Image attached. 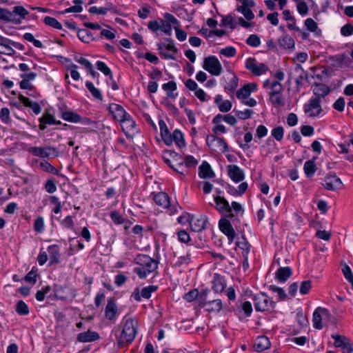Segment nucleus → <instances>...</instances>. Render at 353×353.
Instances as JSON below:
<instances>
[{"label": "nucleus", "mask_w": 353, "mask_h": 353, "mask_svg": "<svg viewBox=\"0 0 353 353\" xmlns=\"http://www.w3.org/2000/svg\"><path fill=\"white\" fill-rule=\"evenodd\" d=\"M312 91L316 96L314 98L321 99V97H325L329 93L330 90L325 84L317 83L313 85Z\"/></svg>", "instance_id": "obj_33"}, {"label": "nucleus", "mask_w": 353, "mask_h": 353, "mask_svg": "<svg viewBox=\"0 0 353 353\" xmlns=\"http://www.w3.org/2000/svg\"><path fill=\"white\" fill-rule=\"evenodd\" d=\"M235 115L240 119H247L252 115L254 113L253 110L250 109H245V110H235Z\"/></svg>", "instance_id": "obj_55"}, {"label": "nucleus", "mask_w": 353, "mask_h": 353, "mask_svg": "<svg viewBox=\"0 0 353 353\" xmlns=\"http://www.w3.org/2000/svg\"><path fill=\"white\" fill-rule=\"evenodd\" d=\"M303 111L309 118L321 117L325 114L321 107V101L319 98H311L304 104Z\"/></svg>", "instance_id": "obj_3"}, {"label": "nucleus", "mask_w": 353, "mask_h": 353, "mask_svg": "<svg viewBox=\"0 0 353 353\" xmlns=\"http://www.w3.org/2000/svg\"><path fill=\"white\" fill-rule=\"evenodd\" d=\"M19 99L21 103H23V105L26 107H29L32 109V110L36 114H39L41 111V108L39 104L37 102L32 103L28 98L26 97H24L22 94H19Z\"/></svg>", "instance_id": "obj_32"}, {"label": "nucleus", "mask_w": 353, "mask_h": 353, "mask_svg": "<svg viewBox=\"0 0 353 353\" xmlns=\"http://www.w3.org/2000/svg\"><path fill=\"white\" fill-rule=\"evenodd\" d=\"M148 28L152 32H157L161 30L165 34L171 36L172 34V29L170 24L166 23L163 19L158 18L154 20H151L148 23Z\"/></svg>", "instance_id": "obj_5"}, {"label": "nucleus", "mask_w": 353, "mask_h": 353, "mask_svg": "<svg viewBox=\"0 0 353 353\" xmlns=\"http://www.w3.org/2000/svg\"><path fill=\"white\" fill-rule=\"evenodd\" d=\"M85 86L94 98L101 101L103 99L101 91L98 88H95L92 82L87 81L85 83Z\"/></svg>", "instance_id": "obj_44"}, {"label": "nucleus", "mask_w": 353, "mask_h": 353, "mask_svg": "<svg viewBox=\"0 0 353 353\" xmlns=\"http://www.w3.org/2000/svg\"><path fill=\"white\" fill-rule=\"evenodd\" d=\"M214 103L221 112H228L232 109V103L229 100H223L221 95H216L214 98Z\"/></svg>", "instance_id": "obj_26"}, {"label": "nucleus", "mask_w": 353, "mask_h": 353, "mask_svg": "<svg viewBox=\"0 0 353 353\" xmlns=\"http://www.w3.org/2000/svg\"><path fill=\"white\" fill-rule=\"evenodd\" d=\"M137 322L135 319L125 316L123 320V329L119 334H116L118 346L123 345L132 342L137 335Z\"/></svg>", "instance_id": "obj_1"}, {"label": "nucleus", "mask_w": 353, "mask_h": 353, "mask_svg": "<svg viewBox=\"0 0 353 353\" xmlns=\"http://www.w3.org/2000/svg\"><path fill=\"white\" fill-rule=\"evenodd\" d=\"M49 201L54 207L52 209V211L55 214H59L61 212L62 205L59 198L56 196H51L49 197Z\"/></svg>", "instance_id": "obj_46"}, {"label": "nucleus", "mask_w": 353, "mask_h": 353, "mask_svg": "<svg viewBox=\"0 0 353 353\" xmlns=\"http://www.w3.org/2000/svg\"><path fill=\"white\" fill-rule=\"evenodd\" d=\"M188 221L191 230L194 232H200L205 228L207 223V218L203 215H188Z\"/></svg>", "instance_id": "obj_14"}, {"label": "nucleus", "mask_w": 353, "mask_h": 353, "mask_svg": "<svg viewBox=\"0 0 353 353\" xmlns=\"http://www.w3.org/2000/svg\"><path fill=\"white\" fill-rule=\"evenodd\" d=\"M170 166L176 172L183 176L188 173V170L183 161L179 162L176 165H170Z\"/></svg>", "instance_id": "obj_52"}, {"label": "nucleus", "mask_w": 353, "mask_h": 353, "mask_svg": "<svg viewBox=\"0 0 353 353\" xmlns=\"http://www.w3.org/2000/svg\"><path fill=\"white\" fill-rule=\"evenodd\" d=\"M270 101L272 104L278 108L283 107L285 105V98L282 94H270Z\"/></svg>", "instance_id": "obj_41"}, {"label": "nucleus", "mask_w": 353, "mask_h": 353, "mask_svg": "<svg viewBox=\"0 0 353 353\" xmlns=\"http://www.w3.org/2000/svg\"><path fill=\"white\" fill-rule=\"evenodd\" d=\"M159 125L160 128L161 136L162 137L163 142L167 145H170L173 143H174V137H172V133L171 134L169 132L165 123L163 121L161 120L159 122Z\"/></svg>", "instance_id": "obj_22"}, {"label": "nucleus", "mask_w": 353, "mask_h": 353, "mask_svg": "<svg viewBox=\"0 0 353 353\" xmlns=\"http://www.w3.org/2000/svg\"><path fill=\"white\" fill-rule=\"evenodd\" d=\"M43 22L54 28L61 30L62 28L61 24L54 18L51 17H46L43 19Z\"/></svg>", "instance_id": "obj_47"}, {"label": "nucleus", "mask_w": 353, "mask_h": 353, "mask_svg": "<svg viewBox=\"0 0 353 353\" xmlns=\"http://www.w3.org/2000/svg\"><path fill=\"white\" fill-rule=\"evenodd\" d=\"M135 263L137 267L134 268V272L140 279H145L158 267V262L146 254H139L135 259Z\"/></svg>", "instance_id": "obj_2"}, {"label": "nucleus", "mask_w": 353, "mask_h": 353, "mask_svg": "<svg viewBox=\"0 0 353 353\" xmlns=\"http://www.w3.org/2000/svg\"><path fill=\"white\" fill-rule=\"evenodd\" d=\"M109 111L113 118L119 121L125 118V117L128 114L121 105L117 103L110 104L109 106Z\"/></svg>", "instance_id": "obj_19"}, {"label": "nucleus", "mask_w": 353, "mask_h": 353, "mask_svg": "<svg viewBox=\"0 0 353 353\" xmlns=\"http://www.w3.org/2000/svg\"><path fill=\"white\" fill-rule=\"evenodd\" d=\"M330 316L327 309L321 307H317L313 313V325L316 329L321 330L323 325V321L326 320Z\"/></svg>", "instance_id": "obj_13"}, {"label": "nucleus", "mask_w": 353, "mask_h": 353, "mask_svg": "<svg viewBox=\"0 0 353 353\" xmlns=\"http://www.w3.org/2000/svg\"><path fill=\"white\" fill-rule=\"evenodd\" d=\"M226 287L224 279L219 276L215 275L212 281V289L216 293H221Z\"/></svg>", "instance_id": "obj_34"}, {"label": "nucleus", "mask_w": 353, "mask_h": 353, "mask_svg": "<svg viewBox=\"0 0 353 353\" xmlns=\"http://www.w3.org/2000/svg\"><path fill=\"white\" fill-rule=\"evenodd\" d=\"M183 162L188 169L191 167H195L198 163V161L190 155L185 157Z\"/></svg>", "instance_id": "obj_62"}, {"label": "nucleus", "mask_w": 353, "mask_h": 353, "mask_svg": "<svg viewBox=\"0 0 353 353\" xmlns=\"http://www.w3.org/2000/svg\"><path fill=\"white\" fill-rule=\"evenodd\" d=\"M194 95L201 101H208L210 97L201 88H198L194 92Z\"/></svg>", "instance_id": "obj_63"}, {"label": "nucleus", "mask_w": 353, "mask_h": 353, "mask_svg": "<svg viewBox=\"0 0 353 353\" xmlns=\"http://www.w3.org/2000/svg\"><path fill=\"white\" fill-rule=\"evenodd\" d=\"M245 68L251 71L253 74L260 76L268 71V67L263 63H259L254 58H249L246 60Z\"/></svg>", "instance_id": "obj_11"}, {"label": "nucleus", "mask_w": 353, "mask_h": 353, "mask_svg": "<svg viewBox=\"0 0 353 353\" xmlns=\"http://www.w3.org/2000/svg\"><path fill=\"white\" fill-rule=\"evenodd\" d=\"M96 65L99 70L102 72L105 75L110 76V79H112V72L104 62L98 61L96 63Z\"/></svg>", "instance_id": "obj_48"}, {"label": "nucleus", "mask_w": 353, "mask_h": 353, "mask_svg": "<svg viewBox=\"0 0 353 353\" xmlns=\"http://www.w3.org/2000/svg\"><path fill=\"white\" fill-rule=\"evenodd\" d=\"M73 3H75V6H71L68 8H66L63 11L61 12V14H66L70 12H81L83 10V1L82 0H73Z\"/></svg>", "instance_id": "obj_42"}, {"label": "nucleus", "mask_w": 353, "mask_h": 353, "mask_svg": "<svg viewBox=\"0 0 353 353\" xmlns=\"http://www.w3.org/2000/svg\"><path fill=\"white\" fill-rule=\"evenodd\" d=\"M323 185L327 190H335L342 187V182L338 176L330 175L325 178Z\"/></svg>", "instance_id": "obj_20"}, {"label": "nucleus", "mask_w": 353, "mask_h": 353, "mask_svg": "<svg viewBox=\"0 0 353 353\" xmlns=\"http://www.w3.org/2000/svg\"><path fill=\"white\" fill-rule=\"evenodd\" d=\"M28 152L32 155L41 158L56 157L59 156L58 150L53 147H31Z\"/></svg>", "instance_id": "obj_10"}, {"label": "nucleus", "mask_w": 353, "mask_h": 353, "mask_svg": "<svg viewBox=\"0 0 353 353\" xmlns=\"http://www.w3.org/2000/svg\"><path fill=\"white\" fill-rule=\"evenodd\" d=\"M231 213H232V217L239 216L243 214L244 210L242 205L238 202L233 201L230 205Z\"/></svg>", "instance_id": "obj_45"}, {"label": "nucleus", "mask_w": 353, "mask_h": 353, "mask_svg": "<svg viewBox=\"0 0 353 353\" xmlns=\"http://www.w3.org/2000/svg\"><path fill=\"white\" fill-rule=\"evenodd\" d=\"M253 301L255 309L258 312H269L274 307V303L264 293L255 295Z\"/></svg>", "instance_id": "obj_4"}, {"label": "nucleus", "mask_w": 353, "mask_h": 353, "mask_svg": "<svg viewBox=\"0 0 353 353\" xmlns=\"http://www.w3.org/2000/svg\"><path fill=\"white\" fill-rule=\"evenodd\" d=\"M199 176L201 179H212L214 176L210 165L203 161L199 168Z\"/></svg>", "instance_id": "obj_24"}, {"label": "nucleus", "mask_w": 353, "mask_h": 353, "mask_svg": "<svg viewBox=\"0 0 353 353\" xmlns=\"http://www.w3.org/2000/svg\"><path fill=\"white\" fill-rule=\"evenodd\" d=\"M61 118L68 122L79 123L81 122V117L77 113L71 111H65L61 114Z\"/></svg>", "instance_id": "obj_38"}, {"label": "nucleus", "mask_w": 353, "mask_h": 353, "mask_svg": "<svg viewBox=\"0 0 353 353\" xmlns=\"http://www.w3.org/2000/svg\"><path fill=\"white\" fill-rule=\"evenodd\" d=\"M206 143L212 150L216 152L225 153L228 150V145L225 141L214 134L208 135Z\"/></svg>", "instance_id": "obj_6"}, {"label": "nucleus", "mask_w": 353, "mask_h": 353, "mask_svg": "<svg viewBox=\"0 0 353 353\" xmlns=\"http://www.w3.org/2000/svg\"><path fill=\"white\" fill-rule=\"evenodd\" d=\"M162 89L166 92V96L169 99H175L177 97V93L175 91L177 89L176 83L175 81H170L162 85Z\"/></svg>", "instance_id": "obj_27"}, {"label": "nucleus", "mask_w": 353, "mask_h": 353, "mask_svg": "<svg viewBox=\"0 0 353 353\" xmlns=\"http://www.w3.org/2000/svg\"><path fill=\"white\" fill-rule=\"evenodd\" d=\"M281 47L284 49H292L294 48L295 42L294 39L289 35H283L278 39Z\"/></svg>", "instance_id": "obj_37"}, {"label": "nucleus", "mask_w": 353, "mask_h": 353, "mask_svg": "<svg viewBox=\"0 0 353 353\" xmlns=\"http://www.w3.org/2000/svg\"><path fill=\"white\" fill-rule=\"evenodd\" d=\"M253 6H247L243 3L241 6H239L236 8V10L241 13L248 21H250L254 18V14L251 10V8Z\"/></svg>", "instance_id": "obj_36"}, {"label": "nucleus", "mask_w": 353, "mask_h": 353, "mask_svg": "<svg viewBox=\"0 0 353 353\" xmlns=\"http://www.w3.org/2000/svg\"><path fill=\"white\" fill-rule=\"evenodd\" d=\"M0 20L8 23H21V19H17L10 10L3 8H0Z\"/></svg>", "instance_id": "obj_29"}, {"label": "nucleus", "mask_w": 353, "mask_h": 353, "mask_svg": "<svg viewBox=\"0 0 353 353\" xmlns=\"http://www.w3.org/2000/svg\"><path fill=\"white\" fill-rule=\"evenodd\" d=\"M110 218L115 224H122L124 222V219L117 211H112L110 213Z\"/></svg>", "instance_id": "obj_64"}, {"label": "nucleus", "mask_w": 353, "mask_h": 353, "mask_svg": "<svg viewBox=\"0 0 353 353\" xmlns=\"http://www.w3.org/2000/svg\"><path fill=\"white\" fill-rule=\"evenodd\" d=\"M342 272L345 279L351 284L353 289V273L350 268L348 265H345L342 268Z\"/></svg>", "instance_id": "obj_51"}, {"label": "nucleus", "mask_w": 353, "mask_h": 353, "mask_svg": "<svg viewBox=\"0 0 353 353\" xmlns=\"http://www.w3.org/2000/svg\"><path fill=\"white\" fill-rule=\"evenodd\" d=\"M157 290V287L155 285H149L143 288L141 291L138 289L132 294V297L137 301H140L141 298L149 299L151 296V294Z\"/></svg>", "instance_id": "obj_18"}, {"label": "nucleus", "mask_w": 353, "mask_h": 353, "mask_svg": "<svg viewBox=\"0 0 353 353\" xmlns=\"http://www.w3.org/2000/svg\"><path fill=\"white\" fill-rule=\"evenodd\" d=\"M0 119L4 123H8L10 121V110L7 108H3L0 110Z\"/></svg>", "instance_id": "obj_60"}, {"label": "nucleus", "mask_w": 353, "mask_h": 353, "mask_svg": "<svg viewBox=\"0 0 353 353\" xmlns=\"http://www.w3.org/2000/svg\"><path fill=\"white\" fill-rule=\"evenodd\" d=\"M3 42H0V54L12 55L15 52L14 50L8 44Z\"/></svg>", "instance_id": "obj_56"}, {"label": "nucleus", "mask_w": 353, "mask_h": 353, "mask_svg": "<svg viewBox=\"0 0 353 353\" xmlns=\"http://www.w3.org/2000/svg\"><path fill=\"white\" fill-rule=\"evenodd\" d=\"M119 313L120 312L116 302L112 299H108L105 309V318L114 323L119 316Z\"/></svg>", "instance_id": "obj_16"}, {"label": "nucleus", "mask_w": 353, "mask_h": 353, "mask_svg": "<svg viewBox=\"0 0 353 353\" xmlns=\"http://www.w3.org/2000/svg\"><path fill=\"white\" fill-rule=\"evenodd\" d=\"M203 306L207 307L209 312H218L222 309L223 304L221 300L216 299L205 303Z\"/></svg>", "instance_id": "obj_39"}, {"label": "nucleus", "mask_w": 353, "mask_h": 353, "mask_svg": "<svg viewBox=\"0 0 353 353\" xmlns=\"http://www.w3.org/2000/svg\"><path fill=\"white\" fill-rule=\"evenodd\" d=\"M228 173L230 178L235 183H239L244 179L243 170L236 165H229Z\"/></svg>", "instance_id": "obj_17"}, {"label": "nucleus", "mask_w": 353, "mask_h": 353, "mask_svg": "<svg viewBox=\"0 0 353 353\" xmlns=\"http://www.w3.org/2000/svg\"><path fill=\"white\" fill-rule=\"evenodd\" d=\"M45 228L44 220L43 217H38L34 223V229L37 232L41 233Z\"/></svg>", "instance_id": "obj_59"}, {"label": "nucleus", "mask_w": 353, "mask_h": 353, "mask_svg": "<svg viewBox=\"0 0 353 353\" xmlns=\"http://www.w3.org/2000/svg\"><path fill=\"white\" fill-rule=\"evenodd\" d=\"M271 134L276 140L281 141L283 138V128L281 126L276 127L272 130Z\"/></svg>", "instance_id": "obj_58"}, {"label": "nucleus", "mask_w": 353, "mask_h": 353, "mask_svg": "<svg viewBox=\"0 0 353 353\" xmlns=\"http://www.w3.org/2000/svg\"><path fill=\"white\" fill-rule=\"evenodd\" d=\"M246 43L251 47L256 48L261 45V40L258 35L253 34L248 37Z\"/></svg>", "instance_id": "obj_50"}, {"label": "nucleus", "mask_w": 353, "mask_h": 353, "mask_svg": "<svg viewBox=\"0 0 353 353\" xmlns=\"http://www.w3.org/2000/svg\"><path fill=\"white\" fill-rule=\"evenodd\" d=\"M16 311L20 315H26L29 313L28 307L23 301H20L17 303Z\"/></svg>", "instance_id": "obj_53"}, {"label": "nucleus", "mask_w": 353, "mask_h": 353, "mask_svg": "<svg viewBox=\"0 0 353 353\" xmlns=\"http://www.w3.org/2000/svg\"><path fill=\"white\" fill-rule=\"evenodd\" d=\"M270 346L269 339L265 336H261L256 339L254 348L257 352H263Z\"/></svg>", "instance_id": "obj_30"}, {"label": "nucleus", "mask_w": 353, "mask_h": 353, "mask_svg": "<svg viewBox=\"0 0 353 353\" xmlns=\"http://www.w3.org/2000/svg\"><path fill=\"white\" fill-rule=\"evenodd\" d=\"M154 202L163 208L168 209L170 214L176 212V207H170V201L169 196L165 192H159L154 196Z\"/></svg>", "instance_id": "obj_12"}, {"label": "nucleus", "mask_w": 353, "mask_h": 353, "mask_svg": "<svg viewBox=\"0 0 353 353\" xmlns=\"http://www.w3.org/2000/svg\"><path fill=\"white\" fill-rule=\"evenodd\" d=\"M99 339L97 332L88 330L87 332L79 333L77 335V341L81 343H90L95 341Z\"/></svg>", "instance_id": "obj_23"}, {"label": "nucleus", "mask_w": 353, "mask_h": 353, "mask_svg": "<svg viewBox=\"0 0 353 353\" xmlns=\"http://www.w3.org/2000/svg\"><path fill=\"white\" fill-rule=\"evenodd\" d=\"M263 87L271 90L270 94H282L283 91V85L277 81H271L267 79L263 82Z\"/></svg>", "instance_id": "obj_28"}, {"label": "nucleus", "mask_w": 353, "mask_h": 353, "mask_svg": "<svg viewBox=\"0 0 353 353\" xmlns=\"http://www.w3.org/2000/svg\"><path fill=\"white\" fill-rule=\"evenodd\" d=\"M292 269L289 267L280 268L276 272V278L280 282L286 281L292 275Z\"/></svg>", "instance_id": "obj_35"}, {"label": "nucleus", "mask_w": 353, "mask_h": 353, "mask_svg": "<svg viewBox=\"0 0 353 353\" xmlns=\"http://www.w3.org/2000/svg\"><path fill=\"white\" fill-rule=\"evenodd\" d=\"M172 137H174V141L176 145L179 148H183L185 147L186 144L184 139V137L183 133L180 130L177 129L174 130L172 132Z\"/></svg>", "instance_id": "obj_40"}, {"label": "nucleus", "mask_w": 353, "mask_h": 353, "mask_svg": "<svg viewBox=\"0 0 353 353\" xmlns=\"http://www.w3.org/2000/svg\"><path fill=\"white\" fill-rule=\"evenodd\" d=\"M50 264L59 263L60 250L58 245H51L48 248Z\"/></svg>", "instance_id": "obj_31"}, {"label": "nucleus", "mask_w": 353, "mask_h": 353, "mask_svg": "<svg viewBox=\"0 0 353 353\" xmlns=\"http://www.w3.org/2000/svg\"><path fill=\"white\" fill-rule=\"evenodd\" d=\"M119 122L126 136L132 137L137 132L135 121L130 114H128Z\"/></svg>", "instance_id": "obj_15"}, {"label": "nucleus", "mask_w": 353, "mask_h": 353, "mask_svg": "<svg viewBox=\"0 0 353 353\" xmlns=\"http://www.w3.org/2000/svg\"><path fill=\"white\" fill-rule=\"evenodd\" d=\"M219 226L221 232H223L230 239H233L235 232L231 223L225 219H222L219 221Z\"/></svg>", "instance_id": "obj_25"}, {"label": "nucleus", "mask_w": 353, "mask_h": 353, "mask_svg": "<svg viewBox=\"0 0 353 353\" xmlns=\"http://www.w3.org/2000/svg\"><path fill=\"white\" fill-rule=\"evenodd\" d=\"M12 12L13 13L14 16L17 15L21 18V19H25L26 17L29 14L28 11L21 6H14Z\"/></svg>", "instance_id": "obj_49"}, {"label": "nucleus", "mask_w": 353, "mask_h": 353, "mask_svg": "<svg viewBox=\"0 0 353 353\" xmlns=\"http://www.w3.org/2000/svg\"><path fill=\"white\" fill-rule=\"evenodd\" d=\"M158 50L161 55L165 59H176L175 54L177 53L178 50L175 46L173 41L168 39L167 43L158 44Z\"/></svg>", "instance_id": "obj_8"}, {"label": "nucleus", "mask_w": 353, "mask_h": 353, "mask_svg": "<svg viewBox=\"0 0 353 353\" xmlns=\"http://www.w3.org/2000/svg\"><path fill=\"white\" fill-rule=\"evenodd\" d=\"M303 169L307 177L313 176L316 170L314 161L311 160L306 161L304 164Z\"/></svg>", "instance_id": "obj_43"}, {"label": "nucleus", "mask_w": 353, "mask_h": 353, "mask_svg": "<svg viewBox=\"0 0 353 353\" xmlns=\"http://www.w3.org/2000/svg\"><path fill=\"white\" fill-rule=\"evenodd\" d=\"M213 199L215 203L214 208L222 215L232 218V213H231L229 202L224 197L219 194H214Z\"/></svg>", "instance_id": "obj_9"}, {"label": "nucleus", "mask_w": 353, "mask_h": 353, "mask_svg": "<svg viewBox=\"0 0 353 353\" xmlns=\"http://www.w3.org/2000/svg\"><path fill=\"white\" fill-rule=\"evenodd\" d=\"M45 189L47 192L50 194H52L57 191V185L55 180L53 179H50L47 180L45 184Z\"/></svg>", "instance_id": "obj_57"}, {"label": "nucleus", "mask_w": 353, "mask_h": 353, "mask_svg": "<svg viewBox=\"0 0 353 353\" xmlns=\"http://www.w3.org/2000/svg\"><path fill=\"white\" fill-rule=\"evenodd\" d=\"M334 339V346L336 347H341V349L343 347V346L347 343L348 339L345 337H343L341 336H332Z\"/></svg>", "instance_id": "obj_61"}, {"label": "nucleus", "mask_w": 353, "mask_h": 353, "mask_svg": "<svg viewBox=\"0 0 353 353\" xmlns=\"http://www.w3.org/2000/svg\"><path fill=\"white\" fill-rule=\"evenodd\" d=\"M203 68L211 74L219 76L222 72V66L220 61L214 56H210L204 59Z\"/></svg>", "instance_id": "obj_7"}, {"label": "nucleus", "mask_w": 353, "mask_h": 353, "mask_svg": "<svg viewBox=\"0 0 353 353\" xmlns=\"http://www.w3.org/2000/svg\"><path fill=\"white\" fill-rule=\"evenodd\" d=\"M40 123H46L48 125H53L57 123H60V121L57 122L54 116L50 114H44L40 119Z\"/></svg>", "instance_id": "obj_54"}, {"label": "nucleus", "mask_w": 353, "mask_h": 353, "mask_svg": "<svg viewBox=\"0 0 353 353\" xmlns=\"http://www.w3.org/2000/svg\"><path fill=\"white\" fill-rule=\"evenodd\" d=\"M256 89L257 85L256 83H248L236 92V97L241 100L246 99L250 94L256 91Z\"/></svg>", "instance_id": "obj_21"}]
</instances>
